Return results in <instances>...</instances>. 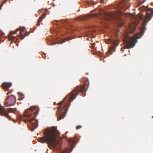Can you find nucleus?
<instances>
[{"label":"nucleus","instance_id":"f257e3e1","mask_svg":"<svg viewBox=\"0 0 153 153\" xmlns=\"http://www.w3.org/2000/svg\"><path fill=\"white\" fill-rule=\"evenodd\" d=\"M86 85V84H84L82 86H77L75 90H73L66 98H65L62 101L58 103L59 106L57 108V111L58 113H59V117L57 118L58 121L64 117L69 106L67 103L64 102V101L65 99L68 98V101L70 103V102L72 101L78 95L79 92H85V93L88 89V88H85Z\"/></svg>","mask_w":153,"mask_h":153},{"label":"nucleus","instance_id":"f03ea898","mask_svg":"<svg viewBox=\"0 0 153 153\" xmlns=\"http://www.w3.org/2000/svg\"><path fill=\"white\" fill-rule=\"evenodd\" d=\"M144 9L146 10V15L145 17L143 22L142 27L140 33H137L134 36L133 38H130L127 42V45L122 48V51H124L123 49H129L132 48L135 46L137 42V39H140L142 37L145 31V29L147 23L151 19L153 15V9L144 7Z\"/></svg>","mask_w":153,"mask_h":153},{"label":"nucleus","instance_id":"7ed1b4c3","mask_svg":"<svg viewBox=\"0 0 153 153\" xmlns=\"http://www.w3.org/2000/svg\"><path fill=\"white\" fill-rule=\"evenodd\" d=\"M59 131L55 127H52L50 129H46L43 132L44 136L38 139V141L41 143H47L48 144L53 146H56L55 141Z\"/></svg>","mask_w":153,"mask_h":153},{"label":"nucleus","instance_id":"20e7f679","mask_svg":"<svg viewBox=\"0 0 153 153\" xmlns=\"http://www.w3.org/2000/svg\"><path fill=\"white\" fill-rule=\"evenodd\" d=\"M39 110V108L37 106H33L24 111L23 116L25 117L28 118L31 115L30 112L35 110L34 113L35 117L29 119L24 120L25 123H31L32 126L30 130L32 131H33L35 129L37 128L38 127V120L37 119H35V118L38 114Z\"/></svg>","mask_w":153,"mask_h":153},{"label":"nucleus","instance_id":"39448f33","mask_svg":"<svg viewBox=\"0 0 153 153\" xmlns=\"http://www.w3.org/2000/svg\"><path fill=\"white\" fill-rule=\"evenodd\" d=\"M16 98L15 97L11 95L8 96L4 100V104L7 106L14 105L16 103Z\"/></svg>","mask_w":153,"mask_h":153},{"label":"nucleus","instance_id":"423d86ee","mask_svg":"<svg viewBox=\"0 0 153 153\" xmlns=\"http://www.w3.org/2000/svg\"><path fill=\"white\" fill-rule=\"evenodd\" d=\"M18 30H20V39H23L25 36H27L29 35V33L26 31V29L23 27L18 28Z\"/></svg>","mask_w":153,"mask_h":153},{"label":"nucleus","instance_id":"0eeeda50","mask_svg":"<svg viewBox=\"0 0 153 153\" xmlns=\"http://www.w3.org/2000/svg\"><path fill=\"white\" fill-rule=\"evenodd\" d=\"M18 31V28L17 29L15 30L10 31L8 35V40L9 41H11V43H12L15 41V37L12 36L13 34H15Z\"/></svg>","mask_w":153,"mask_h":153},{"label":"nucleus","instance_id":"6e6552de","mask_svg":"<svg viewBox=\"0 0 153 153\" xmlns=\"http://www.w3.org/2000/svg\"><path fill=\"white\" fill-rule=\"evenodd\" d=\"M0 112L7 118L9 119H11V117L7 114V112L6 111L4 107L1 106L0 104Z\"/></svg>","mask_w":153,"mask_h":153},{"label":"nucleus","instance_id":"1a4fd4ad","mask_svg":"<svg viewBox=\"0 0 153 153\" xmlns=\"http://www.w3.org/2000/svg\"><path fill=\"white\" fill-rule=\"evenodd\" d=\"M110 42H112L113 46L110 47L109 50V53H110L111 51H114L116 47L119 44L118 41L116 40H114L113 41L110 40Z\"/></svg>","mask_w":153,"mask_h":153},{"label":"nucleus","instance_id":"9d476101","mask_svg":"<svg viewBox=\"0 0 153 153\" xmlns=\"http://www.w3.org/2000/svg\"><path fill=\"white\" fill-rule=\"evenodd\" d=\"M137 25L136 23H131L128 25V28L130 30V32L133 33L135 30Z\"/></svg>","mask_w":153,"mask_h":153},{"label":"nucleus","instance_id":"9b49d317","mask_svg":"<svg viewBox=\"0 0 153 153\" xmlns=\"http://www.w3.org/2000/svg\"><path fill=\"white\" fill-rule=\"evenodd\" d=\"M12 86V83L10 82H5L3 83L1 85V86L3 89H6L8 90Z\"/></svg>","mask_w":153,"mask_h":153},{"label":"nucleus","instance_id":"f8f14e48","mask_svg":"<svg viewBox=\"0 0 153 153\" xmlns=\"http://www.w3.org/2000/svg\"><path fill=\"white\" fill-rule=\"evenodd\" d=\"M46 15V14L45 13H44L42 16H40L39 19L38 20L37 25L39 26L40 25V23L42 22L44 18Z\"/></svg>","mask_w":153,"mask_h":153},{"label":"nucleus","instance_id":"ddd939ff","mask_svg":"<svg viewBox=\"0 0 153 153\" xmlns=\"http://www.w3.org/2000/svg\"><path fill=\"white\" fill-rule=\"evenodd\" d=\"M6 111L7 112V114L10 116L8 114V112L10 113H14L15 111H16V108H14L13 109L12 108H9L7 109V111Z\"/></svg>","mask_w":153,"mask_h":153},{"label":"nucleus","instance_id":"4468645a","mask_svg":"<svg viewBox=\"0 0 153 153\" xmlns=\"http://www.w3.org/2000/svg\"><path fill=\"white\" fill-rule=\"evenodd\" d=\"M91 16L90 15H88V16L86 15L85 16H83V17H80V20H85V19H88V18H89Z\"/></svg>","mask_w":153,"mask_h":153},{"label":"nucleus","instance_id":"2eb2a0df","mask_svg":"<svg viewBox=\"0 0 153 153\" xmlns=\"http://www.w3.org/2000/svg\"><path fill=\"white\" fill-rule=\"evenodd\" d=\"M18 94L19 95H20L21 96V97L19 98V100H22L24 98L23 95L22 94L20 93H18Z\"/></svg>","mask_w":153,"mask_h":153},{"label":"nucleus","instance_id":"dca6fc26","mask_svg":"<svg viewBox=\"0 0 153 153\" xmlns=\"http://www.w3.org/2000/svg\"><path fill=\"white\" fill-rule=\"evenodd\" d=\"M65 41L63 40H62V41L61 43H59V42H57L56 43H55L53 42V43H51V45H52L53 44L55 45L56 44H62Z\"/></svg>","mask_w":153,"mask_h":153},{"label":"nucleus","instance_id":"f3484780","mask_svg":"<svg viewBox=\"0 0 153 153\" xmlns=\"http://www.w3.org/2000/svg\"><path fill=\"white\" fill-rule=\"evenodd\" d=\"M4 36V33L2 31L0 30V39L1 38Z\"/></svg>","mask_w":153,"mask_h":153},{"label":"nucleus","instance_id":"a211bd4d","mask_svg":"<svg viewBox=\"0 0 153 153\" xmlns=\"http://www.w3.org/2000/svg\"><path fill=\"white\" fill-rule=\"evenodd\" d=\"M62 23L64 25H66L68 24V22L65 20L63 21H62Z\"/></svg>","mask_w":153,"mask_h":153},{"label":"nucleus","instance_id":"6ab92c4d","mask_svg":"<svg viewBox=\"0 0 153 153\" xmlns=\"http://www.w3.org/2000/svg\"><path fill=\"white\" fill-rule=\"evenodd\" d=\"M82 128V126L80 125H79L78 126H76V129H78L79 128Z\"/></svg>","mask_w":153,"mask_h":153},{"label":"nucleus","instance_id":"aec40b11","mask_svg":"<svg viewBox=\"0 0 153 153\" xmlns=\"http://www.w3.org/2000/svg\"><path fill=\"white\" fill-rule=\"evenodd\" d=\"M12 91L11 90H10L8 91L7 93V94L8 95L9 94H10L12 93Z\"/></svg>","mask_w":153,"mask_h":153},{"label":"nucleus","instance_id":"412c9836","mask_svg":"<svg viewBox=\"0 0 153 153\" xmlns=\"http://www.w3.org/2000/svg\"><path fill=\"white\" fill-rule=\"evenodd\" d=\"M7 0H6L4 1H3V3L1 5V6H2L4 4L6 3V2L7 1Z\"/></svg>","mask_w":153,"mask_h":153},{"label":"nucleus","instance_id":"4be33fe9","mask_svg":"<svg viewBox=\"0 0 153 153\" xmlns=\"http://www.w3.org/2000/svg\"><path fill=\"white\" fill-rule=\"evenodd\" d=\"M69 141L73 143H74L75 142V141L74 140H72L71 139H70Z\"/></svg>","mask_w":153,"mask_h":153},{"label":"nucleus","instance_id":"5701e85b","mask_svg":"<svg viewBox=\"0 0 153 153\" xmlns=\"http://www.w3.org/2000/svg\"><path fill=\"white\" fill-rule=\"evenodd\" d=\"M146 0H144L143 2H141V1H140V4H143L146 1Z\"/></svg>","mask_w":153,"mask_h":153},{"label":"nucleus","instance_id":"b1692460","mask_svg":"<svg viewBox=\"0 0 153 153\" xmlns=\"http://www.w3.org/2000/svg\"><path fill=\"white\" fill-rule=\"evenodd\" d=\"M104 1V0H100V3H102Z\"/></svg>","mask_w":153,"mask_h":153},{"label":"nucleus","instance_id":"393cba45","mask_svg":"<svg viewBox=\"0 0 153 153\" xmlns=\"http://www.w3.org/2000/svg\"><path fill=\"white\" fill-rule=\"evenodd\" d=\"M123 25V24H122V23L121 24H120V26H122Z\"/></svg>","mask_w":153,"mask_h":153},{"label":"nucleus","instance_id":"a878e982","mask_svg":"<svg viewBox=\"0 0 153 153\" xmlns=\"http://www.w3.org/2000/svg\"><path fill=\"white\" fill-rule=\"evenodd\" d=\"M41 12V10H39V13H40Z\"/></svg>","mask_w":153,"mask_h":153},{"label":"nucleus","instance_id":"bb28decb","mask_svg":"<svg viewBox=\"0 0 153 153\" xmlns=\"http://www.w3.org/2000/svg\"><path fill=\"white\" fill-rule=\"evenodd\" d=\"M71 39H72L70 38H69V39H68L69 40H71Z\"/></svg>","mask_w":153,"mask_h":153},{"label":"nucleus","instance_id":"cd10ccee","mask_svg":"<svg viewBox=\"0 0 153 153\" xmlns=\"http://www.w3.org/2000/svg\"><path fill=\"white\" fill-rule=\"evenodd\" d=\"M61 153H65L64 152H62Z\"/></svg>","mask_w":153,"mask_h":153},{"label":"nucleus","instance_id":"c85d7f7f","mask_svg":"<svg viewBox=\"0 0 153 153\" xmlns=\"http://www.w3.org/2000/svg\"><path fill=\"white\" fill-rule=\"evenodd\" d=\"M140 19H141V18H141V16H140Z\"/></svg>","mask_w":153,"mask_h":153},{"label":"nucleus","instance_id":"c756f323","mask_svg":"<svg viewBox=\"0 0 153 153\" xmlns=\"http://www.w3.org/2000/svg\"><path fill=\"white\" fill-rule=\"evenodd\" d=\"M55 103H56V102H54V103H53V104H54V105H55Z\"/></svg>","mask_w":153,"mask_h":153},{"label":"nucleus","instance_id":"7c9ffc66","mask_svg":"<svg viewBox=\"0 0 153 153\" xmlns=\"http://www.w3.org/2000/svg\"><path fill=\"white\" fill-rule=\"evenodd\" d=\"M1 115V113H0V115Z\"/></svg>","mask_w":153,"mask_h":153}]
</instances>
